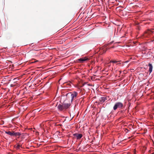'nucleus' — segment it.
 <instances>
[{"instance_id":"obj_1","label":"nucleus","mask_w":154,"mask_h":154,"mask_svg":"<svg viewBox=\"0 0 154 154\" xmlns=\"http://www.w3.org/2000/svg\"><path fill=\"white\" fill-rule=\"evenodd\" d=\"M68 94H70L71 97V101L72 102L75 99L77 96L78 94L77 92L75 91H74L73 92H70L68 93Z\"/></svg>"},{"instance_id":"obj_2","label":"nucleus","mask_w":154,"mask_h":154,"mask_svg":"<svg viewBox=\"0 0 154 154\" xmlns=\"http://www.w3.org/2000/svg\"><path fill=\"white\" fill-rule=\"evenodd\" d=\"M123 106V104L121 102H117L116 103L113 107V109L116 110L118 108H121Z\"/></svg>"},{"instance_id":"obj_3","label":"nucleus","mask_w":154,"mask_h":154,"mask_svg":"<svg viewBox=\"0 0 154 154\" xmlns=\"http://www.w3.org/2000/svg\"><path fill=\"white\" fill-rule=\"evenodd\" d=\"M153 32L152 31L151 29H148L147 30V31H145L144 34V37H148Z\"/></svg>"},{"instance_id":"obj_4","label":"nucleus","mask_w":154,"mask_h":154,"mask_svg":"<svg viewBox=\"0 0 154 154\" xmlns=\"http://www.w3.org/2000/svg\"><path fill=\"white\" fill-rule=\"evenodd\" d=\"M107 100V98L106 96L101 97L99 99V103L102 104L104 103Z\"/></svg>"},{"instance_id":"obj_5","label":"nucleus","mask_w":154,"mask_h":154,"mask_svg":"<svg viewBox=\"0 0 154 154\" xmlns=\"http://www.w3.org/2000/svg\"><path fill=\"white\" fill-rule=\"evenodd\" d=\"M73 135L76 137L77 140L80 139L83 136L82 134L78 133H75L73 134Z\"/></svg>"},{"instance_id":"obj_6","label":"nucleus","mask_w":154,"mask_h":154,"mask_svg":"<svg viewBox=\"0 0 154 154\" xmlns=\"http://www.w3.org/2000/svg\"><path fill=\"white\" fill-rule=\"evenodd\" d=\"M88 58H87L86 57H85L84 58H80L78 59V61L80 63H82L84 62V61H85L87 60H88Z\"/></svg>"},{"instance_id":"obj_7","label":"nucleus","mask_w":154,"mask_h":154,"mask_svg":"<svg viewBox=\"0 0 154 154\" xmlns=\"http://www.w3.org/2000/svg\"><path fill=\"white\" fill-rule=\"evenodd\" d=\"M57 108L60 111H61L65 109L63 104H59L57 106Z\"/></svg>"},{"instance_id":"obj_8","label":"nucleus","mask_w":154,"mask_h":154,"mask_svg":"<svg viewBox=\"0 0 154 154\" xmlns=\"http://www.w3.org/2000/svg\"><path fill=\"white\" fill-rule=\"evenodd\" d=\"M148 66L149 67V73H150L152 71L153 67L152 64L150 63L149 64Z\"/></svg>"},{"instance_id":"obj_9","label":"nucleus","mask_w":154,"mask_h":154,"mask_svg":"<svg viewBox=\"0 0 154 154\" xmlns=\"http://www.w3.org/2000/svg\"><path fill=\"white\" fill-rule=\"evenodd\" d=\"M63 105L65 109H66L70 106V103H64Z\"/></svg>"},{"instance_id":"obj_10","label":"nucleus","mask_w":154,"mask_h":154,"mask_svg":"<svg viewBox=\"0 0 154 154\" xmlns=\"http://www.w3.org/2000/svg\"><path fill=\"white\" fill-rule=\"evenodd\" d=\"M14 131L11 132L10 131H6L5 133L11 136H14Z\"/></svg>"},{"instance_id":"obj_11","label":"nucleus","mask_w":154,"mask_h":154,"mask_svg":"<svg viewBox=\"0 0 154 154\" xmlns=\"http://www.w3.org/2000/svg\"><path fill=\"white\" fill-rule=\"evenodd\" d=\"M21 145L20 144H17V145L15 146V147L16 149H19L20 147H21Z\"/></svg>"},{"instance_id":"obj_12","label":"nucleus","mask_w":154,"mask_h":154,"mask_svg":"<svg viewBox=\"0 0 154 154\" xmlns=\"http://www.w3.org/2000/svg\"><path fill=\"white\" fill-rule=\"evenodd\" d=\"M20 135V134L19 132H14V136H19Z\"/></svg>"},{"instance_id":"obj_13","label":"nucleus","mask_w":154,"mask_h":154,"mask_svg":"<svg viewBox=\"0 0 154 154\" xmlns=\"http://www.w3.org/2000/svg\"><path fill=\"white\" fill-rule=\"evenodd\" d=\"M118 61L116 60H111L110 61L109 63H116Z\"/></svg>"},{"instance_id":"obj_14","label":"nucleus","mask_w":154,"mask_h":154,"mask_svg":"<svg viewBox=\"0 0 154 154\" xmlns=\"http://www.w3.org/2000/svg\"><path fill=\"white\" fill-rule=\"evenodd\" d=\"M38 60H36V61H34V62H32L31 63H35V62H38Z\"/></svg>"},{"instance_id":"obj_15","label":"nucleus","mask_w":154,"mask_h":154,"mask_svg":"<svg viewBox=\"0 0 154 154\" xmlns=\"http://www.w3.org/2000/svg\"><path fill=\"white\" fill-rule=\"evenodd\" d=\"M128 62V61H125V63H127Z\"/></svg>"}]
</instances>
